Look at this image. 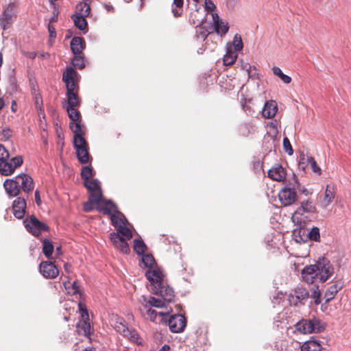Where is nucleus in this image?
Masks as SVG:
<instances>
[{
	"label": "nucleus",
	"mask_w": 351,
	"mask_h": 351,
	"mask_svg": "<svg viewBox=\"0 0 351 351\" xmlns=\"http://www.w3.org/2000/svg\"><path fill=\"white\" fill-rule=\"evenodd\" d=\"M145 276L151 283L152 292L160 295L162 299L142 295L139 302L145 308H149V306L162 308L165 306L166 302L173 301L174 291L167 285L162 271L160 269H149L146 272Z\"/></svg>",
	"instance_id": "obj_1"
},
{
	"label": "nucleus",
	"mask_w": 351,
	"mask_h": 351,
	"mask_svg": "<svg viewBox=\"0 0 351 351\" xmlns=\"http://www.w3.org/2000/svg\"><path fill=\"white\" fill-rule=\"evenodd\" d=\"M80 79V75L72 66L67 67L63 72L62 82L66 86L67 99L62 104H64L66 106H80L81 99L78 96Z\"/></svg>",
	"instance_id": "obj_2"
},
{
	"label": "nucleus",
	"mask_w": 351,
	"mask_h": 351,
	"mask_svg": "<svg viewBox=\"0 0 351 351\" xmlns=\"http://www.w3.org/2000/svg\"><path fill=\"white\" fill-rule=\"evenodd\" d=\"M104 215L110 216V220L112 226H114L117 230V232L123 239L130 240L132 237V232L131 230L126 227L128 221L125 215L118 210L117 205L111 200H107L103 207L99 208Z\"/></svg>",
	"instance_id": "obj_3"
},
{
	"label": "nucleus",
	"mask_w": 351,
	"mask_h": 351,
	"mask_svg": "<svg viewBox=\"0 0 351 351\" xmlns=\"http://www.w3.org/2000/svg\"><path fill=\"white\" fill-rule=\"evenodd\" d=\"M22 156H16L10 159V154L4 145L0 144V173L9 176L14 173L16 169L23 165Z\"/></svg>",
	"instance_id": "obj_4"
},
{
	"label": "nucleus",
	"mask_w": 351,
	"mask_h": 351,
	"mask_svg": "<svg viewBox=\"0 0 351 351\" xmlns=\"http://www.w3.org/2000/svg\"><path fill=\"white\" fill-rule=\"evenodd\" d=\"M295 328L303 334L320 332L324 330V326L319 318L313 317L309 319H303L295 324Z\"/></svg>",
	"instance_id": "obj_5"
},
{
	"label": "nucleus",
	"mask_w": 351,
	"mask_h": 351,
	"mask_svg": "<svg viewBox=\"0 0 351 351\" xmlns=\"http://www.w3.org/2000/svg\"><path fill=\"white\" fill-rule=\"evenodd\" d=\"M316 272L318 280L321 282H326L333 274V267L330 261L323 257L319 258L317 263Z\"/></svg>",
	"instance_id": "obj_6"
},
{
	"label": "nucleus",
	"mask_w": 351,
	"mask_h": 351,
	"mask_svg": "<svg viewBox=\"0 0 351 351\" xmlns=\"http://www.w3.org/2000/svg\"><path fill=\"white\" fill-rule=\"evenodd\" d=\"M25 228L35 237H38L43 231H48L49 228L40 221L34 215H31L23 221Z\"/></svg>",
	"instance_id": "obj_7"
},
{
	"label": "nucleus",
	"mask_w": 351,
	"mask_h": 351,
	"mask_svg": "<svg viewBox=\"0 0 351 351\" xmlns=\"http://www.w3.org/2000/svg\"><path fill=\"white\" fill-rule=\"evenodd\" d=\"M73 147L76 152L77 160L81 164H87L90 161L88 145L85 138H79L78 141L73 142Z\"/></svg>",
	"instance_id": "obj_8"
},
{
	"label": "nucleus",
	"mask_w": 351,
	"mask_h": 351,
	"mask_svg": "<svg viewBox=\"0 0 351 351\" xmlns=\"http://www.w3.org/2000/svg\"><path fill=\"white\" fill-rule=\"evenodd\" d=\"M16 18L15 5L10 3L3 11L1 17L0 18V25L4 30L10 27Z\"/></svg>",
	"instance_id": "obj_9"
},
{
	"label": "nucleus",
	"mask_w": 351,
	"mask_h": 351,
	"mask_svg": "<svg viewBox=\"0 0 351 351\" xmlns=\"http://www.w3.org/2000/svg\"><path fill=\"white\" fill-rule=\"evenodd\" d=\"M279 200L281 204L285 206H290L293 204L297 199L296 191L293 188V185L289 183L278 193Z\"/></svg>",
	"instance_id": "obj_10"
},
{
	"label": "nucleus",
	"mask_w": 351,
	"mask_h": 351,
	"mask_svg": "<svg viewBox=\"0 0 351 351\" xmlns=\"http://www.w3.org/2000/svg\"><path fill=\"white\" fill-rule=\"evenodd\" d=\"M315 210L316 208L311 202L308 200L302 202L301 206L298 208L293 215L292 219L294 222L298 223L300 222L301 223L302 221H304V218L306 217V216H304L305 213H315Z\"/></svg>",
	"instance_id": "obj_11"
},
{
	"label": "nucleus",
	"mask_w": 351,
	"mask_h": 351,
	"mask_svg": "<svg viewBox=\"0 0 351 351\" xmlns=\"http://www.w3.org/2000/svg\"><path fill=\"white\" fill-rule=\"evenodd\" d=\"M168 325L172 332H181L186 325V317L181 314L173 315L169 319Z\"/></svg>",
	"instance_id": "obj_12"
},
{
	"label": "nucleus",
	"mask_w": 351,
	"mask_h": 351,
	"mask_svg": "<svg viewBox=\"0 0 351 351\" xmlns=\"http://www.w3.org/2000/svg\"><path fill=\"white\" fill-rule=\"evenodd\" d=\"M39 271L45 278L53 279L59 274L58 269L51 261H43L39 265Z\"/></svg>",
	"instance_id": "obj_13"
},
{
	"label": "nucleus",
	"mask_w": 351,
	"mask_h": 351,
	"mask_svg": "<svg viewBox=\"0 0 351 351\" xmlns=\"http://www.w3.org/2000/svg\"><path fill=\"white\" fill-rule=\"evenodd\" d=\"M15 180L19 182L20 191L25 193H29L34 189V183L33 178L28 174L21 173L15 176Z\"/></svg>",
	"instance_id": "obj_14"
},
{
	"label": "nucleus",
	"mask_w": 351,
	"mask_h": 351,
	"mask_svg": "<svg viewBox=\"0 0 351 351\" xmlns=\"http://www.w3.org/2000/svg\"><path fill=\"white\" fill-rule=\"evenodd\" d=\"M90 11V6H87V8L83 12V13H75L71 16L75 26L80 30L83 31L84 33H86L88 26V23L85 18L89 15Z\"/></svg>",
	"instance_id": "obj_15"
},
{
	"label": "nucleus",
	"mask_w": 351,
	"mask_h": 351,
	"mask_svg": "<svg viewBox=\"0 0 351 351\" xmlns=\"http://www.w3.org/2000/svg\"><path fill=\"white\" fill-rule=\"evenodd\" d=\"M14 216L17 219H23L26 211V200L24 197H18L12 203Z\"/></svg>",
	"instance_id": "obj_16"
},
{
	"label": "nucleus",
	"mask_w": 351,
	"mask_h": 351,
	"mask_svg": "<svg viewBox=\"0 0 351 351\" xmlns=\"http://www.w3.org/2000/svg\"><path fill=\"white\" fill-rule=\"evenodd\" d=\"M3 187L10 197H16L21 191L19 182L15 180V177L12 179H6L3 182Z\"/></svg>",
	"instance_id": "obj_17"
},
{
	"label": "nucleus",
	"mask_w": 351,
	"mask_h": 351,
	"mask_svg": "<svg viewBox=\"0 0 351 351\" xmlns=\"http://www.w3.org/2000/svg\"><path fill=\"white\" fill-rule=\"evenodd\" d=\"M63 285L68 294L71 295L78 294L80 300H85V295L82 289L81 286L77 281H73L72 283H71L69 281H65L63 282Z\"/></svg>",
	"instance_id": "obj_18"
},
{
	"label": "nucleus",
	"mask_w": 351,
	"mask_h": 351,
	"mask_svg": "<svg viewBox=\"0 0 351 351\" xmlns=\"http://www.w3.org/2000/svg\"><path fill=\"white\" fill-rule=\"evenodd\" d=\"M316 267L315 265H311L308 266H306L302 271V276L303 280L308 283L313 284L315 280H318L317 274L316 272Z\"/></svg>",
	"instance_id": "obj_19"
},
{
	"label": "nucleus",
	"mask_w": 351,
	"mask_h": 351,
	"mask_svg": "<svg viewBox=\"0 0 351 351\" xmlns=\"http://www.w3.org/2000/svg\"><path fill=\"white\" fill-rule=\"evenodd\" d=\"M335 199V191L333 188H330L328 185L326 186L324 195L321 196L318 205L322 208H326Z\"/></svg>",
	"instance_id": "obj_20"
},
{
	"label": "nucleus",
	"mask_w": 351,
	"mask_h": 351,
	"mask_svg": "<svg viewBox=\"0 0 351 351\" xmlns=\"http://www.w3.org/2000/svg\"><path fill=\"white\" fill-rule=\"evenodd\" d=\"M277 110L276 102L274 100L268 101L262 109V114L265 118L271 119L276 115Z\"/></svg>",
	"instance_id": "obj_21"
},
{
	"label": "nucleus",
	"mask_w": 351,
	"mask_h": 351,
	"mask_svg": "<svg viewBox=\"0 0 351 351\" xmlns=\"http://www.w3.org/2000/svg\"><path fill=\"white\" fill-rule=\"evenodd\" d=\"M70 46L74 55H80L82 50L85 48V40L82 37L75 36L72 38Z\"/></svg>",
	"instance_id": "obj_22"
},
{
	"label": "nucleus",
	"mask_w": 351,
	"mask_h": 351,
	"mask_svg": "<svg viewBox=\"0 0 351 351\" xmlns=\"http://www.w3.org/2000/svg\"><path fill=\"white\" fill-rule=\"evenodd\" d=\"M268 176L274 180L282 181L285 178V173L281 166L274 167L269 170Z\"/></svg>",
	"instance_id": "obj_23"
},
{
	"label": "nucleus",
	"mask_w": 351,
	"mask_h": 351,
	"mask_svg": "<svg viewBox=\"0 0 351 351\" xmlns=\"http://www.w3.org/2000/svg\"><path fill=\"white\" fill-rule=\"evenodd\" d=\"M70 128L74 133L73 142L78 141L79 138H84L83 137V130L80 123V120L78 121H73L69 124Z\"/></svg>",
	"instance_id": "obj_24"
},
{
	"label": "nucleus",
	"mask_w": 351,
	"mask_h": 351,
	"mask_svg": "<svg viewBox=\"0 0 351 351\" xmlns=\"http://www.w3.org/2000/svg\"><path fill=\"white\" fill-rule=\"evenodd\" d=\"M293 239L299 243H304L307 241L306 230L305 228H300L299 229H295L293 232Z\"/></svg>",
	"instance_id": "obj_25"
},
{
	"label": "nucleus",
	"mask_w": 351,
	"mask_h": 351,
	"mask_svg": "<svg viewBox=\"0 0 351 351\" xmlns=\"http://www.w3.org/2000/svg\"><path fill=\"white\" fill-rule=\"evenodd\" d=\"M123 328V335L130 339L131 341L140 345L141 344V341H138L139 337L137 332L134 330H130L129 328H125L124 325H122Z\"/></svg>",
	"instance_id": "obj_26"
},
{
	"label": "nucleus",
	"mask_w": 351,
	"mask_h": 351,
	"mask_svg": "<svg viewBox=\"0 0 351 351\" xmlns=\"http://www.w3.org/2000/svg\"><path fill=\"white\" fill-rule=\"evenodd\" d=\"M82 322H80L77 324V328L80 334H82L88 337L90 334V324L88 322V319H82Z\"/></svg>",
	"instance_id": "obj_27"
},
{
	"label": "nucleus",
	"mask_w": 351,
	"mask_h": 351,
	"mask_svg": "<svg viewBox=\"0 0 351 351\" xmlns=\"http://www.w3.org/2000/svg\"><path fill=\"white\" fill-rule=\"evenodd\" d=\"M322 347L316 341H308L305 342L301 348V351H322Z\"/></svg>",
	"instance_id": "obj_28"
},
{
	"label": "nucleus",
	"mask_w": 351,
	"mask_h": 351,
	"mask_svg": "<svg viewBox=\"0 0 351 351\" xmlns=\"http://www.w3.org/2000/svg\"><path fill=\"white\" fill-rule=\"evenodd\" d=\"M341 289V285L339 284H335L328 288L325 293L326 302H330L334 298L336 293Z\"/></svg>",
	"instance_id": "obj_29"
},
{
	"label": "nucleus",
	"mask_w": 351,
	"mask_h": 351,
	"mask_svg": "<svg viewBox=\"0 0 351 351\" xmlns=\"http://www.w3.org/2000/svg\"><path fill=\"white\" fill-rule=\"evenodd\" d=\"M62 107L66 110L68 116L72 122L80 120V113L75 108L77 106H66L64 104H62Z\"/></svg>",
	"instance_id": "obj_30"
},
{
	"label": "nucleus",
	"mask_w": 351,
	"mask_h": 351,
	"mask_svg": "<svg viewBox=\"0 0 351 351\" xmlns=\"http://www.w3.org/2000/svg\"><path fill=\"white\" fill-rule=\"evenodd\" d=\"M237 58V52L232 51V49L228 48L227 53L223 57V63L225 65L231 66L235 62Z\"/></svg>",
	"instance_id": "obj_31"
},
{
	"label": "nucleus",
	"mask_w": 351,
	"mask_h": 351,
	"mask_svg": "<svg viewBox=\"0 0 351 351\" xmlns=\"http://www.w3.org/2000/svg\"><path fill=\"white\" fill-rule=\"evenodd\" d=\"M184 0H173L171 11L175 17H179L182 14Z\"/></svg>",
	"instance_id": "obj_32"
},
{
	"label": "nucleus",
	"mask_w": 351,
	"mask_h": 351,
	"mask_svg": "<svg viewBox=\"0 0 351 351\" xmlns=\"http://www.w3.org/2000/svg\"><path fill=\"white\" fill-rule=\"evenodd\" d=\"M84 186L90 192L101 190L100 182L97 179L88 180L84 182Z\"/></svg>",
	"instance_id": "obj_33"
},
{
	"label": "nucleus",
	"mask_w": 351,
	"mask_h": 351,
	"mask_svg": "<svg viewBox=\"0 0 351 351\" xmlns=\"http://www.w3.org/2000/svg\"><path fill=\"white\" fill-rule=\"evenodd\" d=\"M54 247L52 243L47 239L43 241V252L47 258H51Z\"/></svg>",
	"instance_id": "obj_34"
},
{
	"label": "nucleus",
	"mask_w": 351,
	"mask_h": 351,
	"mask_svg": "<svg viewBox=\"0 0 351 351\" xmlns=\"http://www.w3.org/2000/svg\"><path fill=\"white\" fill-rule=\"evenodd\" d=\"M292 181L293 182H289V185H293V188L295 191L297 189L305 195H308L309 194V191L304 186L301 185L295 175H293L292 178Z\"/></svg>",
	"instance_id": "obj_35"
},
{
	"label": "nucleus",
	"mask_w": 351,
	"mask_h": 351,
	"mask_svg": "<svg viewBox=\"0 0 351 351\" xmlns=\"http://www.w3.org/2000/svg\"><path fill=\"white\" fill-rule=\"evenodd\" d=\"M133 248L137 254L143 255L147 249V246L142 240L136 239L134 240Z\"/></svg>",
	"instance_id": "obj_36"
},
{
	"label": "nucleus",
	"mask_w": 351,
	"mask_h": 351,
	"mask_svg": "<svg viewBox=\"0 0 351 351\" xmlns=\"http://www.w3.org/2000/svg\"><path fill=\"white\" fill-rule=\"evenodd\" d=\"M294 292L295 293L296 298L301 301V304H304L305 301L309 298V293L307 290L304 288L299 287Z\"/></svg>",
	"instance_id": "obj_37"
},
{
	"label": "nucleus",
	"mask_w": 351,
	"mask_h": 351,
	"mask_svg": "<svg viewBox=\"0 0 351 351\" xmlns=\"http://www.w3.org/2000/svg\"><path fill=\"white\" fill-rule=\"evenodd\" d=\"M142 256V263L145 267L152 269L156 264L154 256L149 254H143Z\"/></svg>",
	"instance_id": "obj_38"
},
{
	"label": "nucleus",
	"mask_w": 351,
	"mask_h": 351,
	"mask_svg": "<svg viewBox=\"0 0 351 351\" xmlns=\"http://www.w3.org/2000/svg\"><path fill=\"white\" fill-rule=\"evenodd\" d=\"M272 70L274 75L279 77L284 83L289 84L291 82V78L287 75L284 74L279 67L274 66Z\"/></svg>",
	"instance_id": "obj_39"
},
{
	"label": "nucleus",
	"mask_w": 351,
	"mask_h": 351,
	"mask_svg": "<svg viewBox=\"0 0 351 351\" xmlns=\"http://www.w3.org/2000/svg\"><path fill=\"white\" fill-rule=\"evenodd\" d=\"M307 239L313 241H319L320 239L319 229L317 227H313L310 231L306 232Z\"/></svg>",
	"instance_id": "obj_40"
},
{
	"label": "nucleus",
	"mask_w": 351,
	"mask_h": 351,
	"mask_svg": "<svg viewBox=\"0 0 351 351\" xmlns=\"http://www.w3.org/2000/svg\"><path fill=\"white\" fill-rule=\"evenodd\" d=\"M71 64L74 67L77 69H83L85 67L84 56L80 55H75L71 61Z\"/></svg>",
	"instance_id": "obj_41"
},
{
	"label": "nucleus",
	"mask_w": 351,
	"mask_h": 351,
	"mask_svg": "<svg viewBox=\"0 0 351 351\" xmlns=\"http://www.w3.org/2000/svg\"><path fill=\"white\" fill-rule=\"evenodd\" d=\"M94 176L93 169L89 166L83 167L81 171V177L84 182L90 180L91 177Z\"/></svg>",
	"instance_id": "obj_42"
},
{
	"label": "nucleus",
	"mask_w": 351,
	"mask_h": 351,
	"mask_svg": "<svg viewBox=\"0 0 351 351\" xmlns=\"http://www.w3.org/2000/svg\"><path fill=\"white\" fill-rule=\"evenodd\" d=\"M90 196H89V201H90L92 203L98 204L101 200L102 197V192L101 190L94 191V192H90Z\"/></svg>",
	"instance_id": "obj_43"
},
{
	"label": "nucleus",
	"mask_w": 351,
	"mask_h": 351,
	"mask_svg": "<svg viewBox=\"0 0 351 351\" xmlns=\"http://www.w3.org/2000/svg\"><path fill=\"white\" fill-rule=\"evenodd\" d=\"M196 36L197 38L204 40L209 32L205 27L203 26H197L196 27Z\"/></svg>",
	"instance_id": "obj_44"
},
{
	"label": "nucleus",
	"mask_w": 351,
	"mask_h": 351,
	"mask_svg": "<svg viewBox=\"0 0 351 351\" xmlns=\"http://www.w3.org/2000/svg\"><path fill=\"white\" fill-rule=\"evenodd\" d=\"M127 239H122L120 242L114 246L116 248L120 250L124 254H128L130 251L128 243L126 241Z\"/></svg>",
	"instance_id": "obj_45"
},
{
	"label": "nucleus",
	"mask_w": 351,
	"mask_h": 351,
	"mask_svg": "<svg viewBox=\"0 0 351 351\" xmlns=\"http://www.w3.org/2000/svg\"><path fill=\"white\" fill-rule=\"evenodd\" d=\"M233 46L235 52L242 50L243 47V42L241 36L235 34L233 40Z\"/></svg>",
	"instance_id": "obj_46"
},
{
	"label": "nucleus",
	"mask_w": 351,
	"mask_h": 351,
	"mask_svg": "<svg viewBox=\"0 0 351 351\" xmlns=\"http://www.w3.org/2000/svg\"><path fill=\"white\" fill-rule=\"evenodd\" d=\"M312 289H313V293L311 294V297L315 299L314 302L315 304H317V305L321 303V300H320L321 293H320V291L319 290V286L317 285H314Z\"/></svg>",
	"instance_id": "obj_47"
},
{
	"label": "nucleus",
	"mask_w": 351,
	"mask_h": 351,
	"mask_svg": "<svg viewBox=\"0 0 351 351\" xmlns=\"http://www.w3.org/2000/svg\"><path fill=\"white\" fill-rule=\"evenodd\" d=\"M147 308V317L150 319V321L155 322L156 317L158 315L157 311L155 310H153L150 308ZM158 314L162 317H163L164 315H166V313H162V312L158 313Z\"/></svg>",
	"instance_id": "obj_48"
},
{
	"label": "nucleus",
	"mask_w": 351,
	"mask_h": 351,
	"mask_svg": "<svg viewBox=\"0 0 351 351\" xmlns=\"http://www.w3.org/2000/svg\"><path fill=\"white\" fill-rule=\"evenodd\" d=\"M307 157L304 153L300 154L298 161V168L302 171H304L306 166L308 165Z\"/></svg>",
	"instance_id": "obj_49"
},
{
	"label": "nucleus",
	"mask_w": 351,
	"mask_h": 351,
	"mask_svg": "<svg viewBox=\"0 0 351 351\" xmlns=\"http://www.w3.org/2000/svg\"><path fill=\"white\" fill-rule=\"evenodd\" d=\"M308 165H311V167L312 170L317 173V174L320 175L322 173L321 169L317 165L316 161L313 157L307 156V159Z\"/></svg>",
	"instance_id": "obj_50"
},
{
	"label": "nucleus",
	"mask_w": 351,
	"mask_h": 351,
	"mask_svg": "<svg viewBox=\"0 0 351 351\" xmlns=\"http://www.w3.org/2000/svg\"><path fill=\"white\" fill-rule=\"evenodd\" d=\"M282 144L285 152H287L289 156H291L293 154V149L287 137H285L283 138Z\"/></svg>",
	"instance_id": "obj_51"
},
{
	"label": "nucleus",
	"mask_w": 351,
	"mask_h": 351,
	"mask_svg": "<svg viewBox=\"0 0 351 351\" xmlns=\"http://www.w3.org/2000/svg\"><path fill=\"white\" fill-rule=\"evenodd\" d=\"M78 309L81 313V317L82 319H88V313L86 306L81 301L78 303Z\"/></svg>",
	"instance_id": "obj_52"
},
{
	"label": "nucleus",
	"mask_w": 351,
	"mask_h": 351,
	"mask_svg": "<svg viewBox=\"0 0 351 351\" xmlns=\"http://www.w3.org/2000/svg\"><path fill=\"white\" fill-rule=\"evenodd\" d=\"M213 21L214 23L215 29L217 33L219 32V27L221 24H223V21L219 19V17L217 13L212 14Z\"/></svg>",
	"instance_id": "obj_53"
},
{
	"label": "nucleus",
	"mask_w": 351,
	"mask_h": 351,
	"mask_svg": "<svg viewBox=\"0 0 351 351\" xmlns=\"http://www.w3.org/2000/svg\"><path fill=\"white\" fill-rule=\"evenodd\" d=\"M123 237H121L119 232H111L110 234V239L112 242L114 246H116Z\"/></svg>",
	"instance_id": "obj_54"
},
{
	"label": "nucleus",
	"mask_w": 351,
	"mask_h": 351,
	"mask_svg": "<svg viewBox=\"0 0 351 351\" xmlns=\"http://www.w3.org/2000/svg\"><path fill=\"white\" fill-rule=\"evenodd\" d=\"M288 301L290 305L296 306L298 304H301V301L300 300V299H298V298H296L295 292L293 293H290L288 295Z\"/></svg>",
	"instance_id": "obj_55"
},
{
	"label": "nucleus",
	"mask_w": 351,
	"mask_h": 351,
	"mask_svg": "<svg viewBox=\"0 0 351 351\" xmlns=\"http://www.w3.org/2000/svg\"><path fill=\"white\" fill-rule=\"evenodd\" d=\"M243 109L245 111V112L250 116H256L257 114V112L254 110V108L250 106V105H242Z\"/></svg>",
	"instance_id": "obj_56"
},
{
	"label": "nucleus",
	"mask_w": 351,
	"mask_h": 351,
	"mask_svg": "<svg viewBox=\"0 0 351 351\" xmlns=\"http://www.w3.org/2000/svg\"><path fill=\"white\" fill-rule=\"evenodd\" d=\"M204 8L207 12H212L216 8V6L212 0H205Z\"/></svg>",
	"instance_id": "obj_57"
},
{
	"label": "nucleus",
	"mask_w": 351,
	"mask_h": 351,
	"mask_svg": "<svg viewBox=\"0 0 351 351\" xmlns=\"http://www.w3.org/2000/svg\"><path fill=\"white\" fill-rule=\"evenodd\" d=\"M87 6H90L88 3L82 2L77 5L75 13H83L86 10Z\"/></svg>",
	"instance_id": "obj_58"
},
{
	"label": "nucleus",
	"mask_w": 351,
	"mask_h": 351,
	"mask_svg": "<svg viewBox=\"0 0 351 351\" xmlns=\"http://www.w3.org/2000/svg\"><path fill=\"white\" fill-rule=\"evenodd\" d=\"M48 31L49 33V41L54 39L56 37V29L53 25H48Z\"/></svg>",
	"instance_id": "obj_59"
},
{
	"label": "nucleus",
	"mask_w": 351,
	"mask_h": 351,
	"mask_svg": "<svg viewBox=\"0 0 351 351\" xmlns=\"http://www.w3.org/2000/svg\"><path fill=\"white\" fill-rule=\"evenodd\" d=\"M228 29H229V27L228 25V23L225 24L223 22V24L220 25L219 32L218 34H221V36L224 35V34H226L228 32Z\"/></svg>",
	"instance_id": "obj_60"
},
{
	"label": "nucleus",
	"mask_w": 351,
	"mask_h": 351,
	"mask_svg": "<svg viewBox=\"0 0 351 351\" xmlns=\"http://www.w3.org/2000/svg\"><path fill=\"white\" fill-rule=\"evenodd\" d=\"M1 134L6 140L9 139L11 136V130L8 128H3Z\"/></svg>",
	"instance_id": "obj_61"
},
{
	"label": "nucleus",
	"mask_w": 351,
	"mask_h": 351,
	"mask_svg": "<svg viewBox=\"0 0 351 351\" xmlns=\"http://www.w3.org/2000/svg\"><path fill=\"white\" fill-rule=\"evenodd\" d=\"M94 204L92 203L90 201L88 200V202H86L84 204V210L86 212H90L93 209V205Z\"/></svg>",
	"instance_id": "obj_62"
},
{
	"label": "nucleus",
	"mask_w": 351,
	"mask_h": 351,
	"mask_svg": "<svg viewBox=\"0 0 351 351\" xmlns=\"http://www.w3.org/2000/svg\"><path fill=\"white\" fill-rule=\"evenodd\" d=\"M34 196H35V201H36V204L38 206H40L42 204V201H41V198H40V191L38 190H36L35 191Z\"/></svg>",
	"instance_id": "obj_63"
},
{
	"label": "nucleus",
	"mask_w": 351,
	"mask_h": 351,
	"mask_svg": "<svg viewBox=\"0 0 351 351\" xmlns=\"http://www.w3.org/2000/svg\"><path fill=\"white\" fill-rule=\"evenodd\" d=\"M104 8L106 10L107 12H113L114 10V7L112 5H110V4H106V3H104Z\"/></svg>",
	"instance_id": "obj_64"
}]
</instances>
